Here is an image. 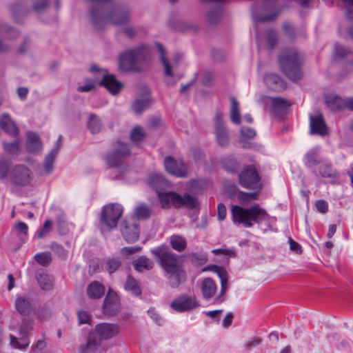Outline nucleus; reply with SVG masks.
<instances>
[{"label":"nucleus","instance_id":"obj_60","mask_svg":"<svg viewBox=\"0 0 353 353\" xmlns=\"http://www.w3.org/2000/svg\"><path fill=\"white\" fill-rule=\"evenodd\" d=\"M288 241L290 250L295 252L296 254H301L302 252V248L299 243L294 241L292 238H289Z\"/></svg>","mask_w":353,"mask_h":353},{"label":"nucleus","instance_id":"obj_53","mask_svg":"<svg viewBox=\"0 0 353 353\" xmlns=\"http://www.w3.org/2000/svg\"><path fill=\"white\" fill-rule=\"evenodd\" d=\"M52 226V223L50 220H46L44 222L42 230L38 233V237L41 239L43 238L47 234H48Z\"/></svg>","mask_w":353,"mask_h":353},{"label":"nucleus","instance_id":"obj_46","mask_svg":"<svg viewBox=\"0 0 353 353\" xmlns=\"http://www.w3.org/2000/svg\"><path fill=\"white\" fill-rule=\"evenodd\" d=\"M223 167L229 172H233L238 168L236 160L232 157H226L223 161Z\"/></svg>","mask_w":353,"mask_h":353},{"label":"nucleus","instance_id":"obj_26","mask_svg":"<svg viewBox=\"0 0 353 353\" xmlns=\"http://www.w3.org/2000/svg\"><path fill=\"white\" fill-rule=\"evenodd\" d=\"M148 183L157 193L169 186L168 181L158 174H151L148 178Z\"/></svg>","mask_w":353,"mask_h":353},{"label":"nucleus","instance_id":"obj_56","mask_svg":"<svg viewBox=\"0 0 353 353\" xmlns=\"http://www.w3.org/2000/svg\"><path fill=\"white\" fill-rule=\"evenodd\" d=\"M142 250V248L140 246H133V247H124L121 250V252L123 254H132L134 253L139 252Z\"/></svg>","mask_w":353,"mask_h":353},{"label":"nucleus","instance_id":"obj_7","mask_svg":"<svg viewBox=\"0 0 353 353\" xmlns=\"http://www.w3.org/2000/svg\"><path fill=\"white\" fill-rule=\"evenodd\" d=\"M90 71L93 73H99L102 77L98 83L103 85L111 94H117L123 88V84L117 81L114 75L108 74L107 70L99 68L97 65L90 67Z\"/></svg>","mask_w":353,"mask_h":353},{"label":"nucleus","instance_id":"obj_58","mask_svg":"<svg viewBox=\"0 0 353 353\" xmlns=\"http://www.w3.org/2000/svg\"><path fill=\"white\" fill-rule=\"evenodd\" d=\"M241 133L243 137L248 139L254 138L256 136V132L250 128H242L241 129Z\"/></svg>","mask_w":353,"mask_h":353},{"label":"nucleus","instance_id":"obj_39","mask_svg":"<svg viewBox=\"0 0 353 353\" xmlns=\"http://www.w3.org/2000/svg\"><path fill=\"white\" fill-rule=\"evenodd\" d=\"M151 210L150 208L145 204H140L137 206L134 211V214L138 219H146L150 217Z\"/></svg>","mask_w":353,"mask_h":353},{"label":"nucleus","instance_id":"obj_5","mask_svg":"<svg viewBox=\"0 0 353 353\" xmlns=\"http://www.w3.org/2000/svg\"><path fill=\"white\" fill-rule=\"evenodd\" d=\"M123 214V207L119 203H110L105 205L101 211L100 228L102 232L116 228Z\"/></svg>","mask_w":353,"mask_h":353},{"label":"nucleus","instance_id":"obj_11","mask_svg":"<svg viewBox=\"0 0 353 353\" xmlns=\"http://www.w3.org/2000/svg\"><path fill=\"white\" fill-rule=\"evenodd\" d=\"M32 330V324L31 323L23 321L19 325V337L14 336L12 335L10 336V345L12 347L19 349V350H24L27 348V347L30 344V341L28 339V335L30 332Z\"/></svg>","mask_w":353,"mask_h":353},{"label":"nucleus","instance_id":"obj_40","mask_svg":"<svg viewBox=\"0 0 353 353\" xmlns=\"http://www.w3.org/2000/svg\"><path fill=\"white\" fill-rule=\"evenodd\" d=\"M181 206H185L189 209L196 208L199 206L197 199L190 194H185L181 196Z\"/></svg>","mask_w":353,"mask_h":353},{"label":"nucleus","instance_id":"obj_4","mask_svg":"<svg viewBox=\"0 0 353 353\" xmlns=\"http://www.w3.org/2000/svg\"><path fill=\"white\" fill-rule=\"evenodd\" d=\"M282 71L292 81H296L302 77L300 70L299 57L295 49L285 50L279 59Z\"/></svg>","mask_w":353,"mask_h":353},{"label":"nucleus","instance_id":"obj_3","mask_svg":"<svg viewBox=\"0 0 353 353\" xmlns=\"http://www.w3.org/2000/svg\"><path fill=\"white\" fill-rule=\"evenodd\" d=\"M92 23L95 29L101 30L109 23L120 26L126 23L130 19L128 11L115 8L107 16L101 8H93L90 11Z\"/></svg>","mask_w":353,"mask_h":353},{"label":"nucleus","instance_id":"obj_43","mask_svg":"<svg viewBox=\"0 0 353 353\" xmlns=\"http://www.w3.org/2000/svg\"><path fill=\"white\" fill-rule=\"evenodd\" d=\"M21 141H16L12 143H3V148L6 152L10 154H18L20 152Z\"/></svg>","mask_w":353,"mask_h":353},{"label":"nucleus","instance_id":"obj_37","mask_svg":"<svg viewBox=\"0 0 353 353\" xmlns=\"http://www.w3.org/2000/svg\"><path fill=\"white\" fill-rule=\"evenodd\" d=\"M270 99L272 102L270 112L272 113L284 110L290 105L288 101L283 98L276 97L270 98Z\"/></svg>","mask_w":353,"mask_h":353},{"label":"nucleus","instance_id":"obj_2","mask_svg":"<svg viewBox=\"0 0 353 353\" xmlns=\"http://www.w3.org/2000/svg\"><path fill=\"white\" fill-rule=\"evenodd\" d=\"M231 214L234 224L242 225L248 228H252L254 223H259L262 221L270 222L272 219L258 204L248 208L232 205Z\"/></svg>","mask_w":353,"mask_h":353},{"label":"nucleus","instance_id":"obj_32","mask_svg":"<svg viewBox=\"0 0 353 353\" xmlns=\"http://www.w3.org/2000/svg\"><path fill=\"white\" fill-rule=\"evenodd\" d=\"M327 107L333 111L345 108V100L336 95H330L326 98Z\"/></svg>","mask_w":353,"mask_h":353},{"label":"nucleus","instance_id":"obj_42","mask_svg":"<svg viewBox=\"0 0 353 353\" xmlns=\"http://www.w3.org/2000/svg\"><path fill=\"white\" fill-rule=\"evenodd\" d=\"M237 194L239 202L244 204H248L251 201L257 199V193L256 192H243L241 191H238Z\"/></svg>","mask_w":353,"mask_h":353},{"label":"nucleus","instance_id":"obj_22","mask_svg":"<svg viewBox=\"0 0 353 353\" xmlns=\"http://www.w3.org/2000/svg\"><path fill=\"white\" fill-rule=\"evenodd\" d=\"M215 272L221 281V290L219 296L215 299L216 301H222L221 296L226 292L228 288V276L225 270L221 267L215 266Z\"/></svg>","mask_w":353,"mask_h":353},{"label":"nucleus","instance_id":"obj_17","mask_svg":"<svg viewBox=\"0 0 353 353\" xmlns=\"http://www.w3.org/2000/svg\"><path fill=\"white\" fill-rule=\"evenodd\" d=\"M150 92L148 88L143 89L141 94L138 96L132 103V108L137 114H141L151 104Z\"/></svg>","mask_w":353,"mask_h":353},{"label":"nucleus","instance_id":"obj_52","mask_svg":"<svg viewBox=\"0 0 353 353\" xmlns=\"http://www.w3.org/2000/svg\"><path fill=\"white\" fill-rule=\"evenodd\" d=\"M10 168V163L4 160L0 161V179L7 177Z\"/></svg>","mask_w":353,"mask_h":353},{"label":"nucleus","instance_id":"obj_35","mask_svg":"<svg viewBox=\"0 0 353 353\" xmlns=\"http://www.w3.org/2000/svg\"><path fill=\"white\" fill-rule=\"evenodd\" d=\"M58 154V149L52 148L45 158L43 170L46 174H50L53 170V164L57 155Z\"/></svg>","mask_w":353,"mask_h":353},{"label":"nucleus","instance_id":"obj_34","mask_svg":"<svg viewBox=\"0 0 353 353\" xmlns=\"http://www.w3.org/2000/svg\"><path fill=\"white\" fill-rule=\"evenodd\" d=\"M124 289L135 296H139L141 294V288L138 281L130 275L128 276L126 279L124 284Z\"/></svg>","mask_w":353,"mask_h":353},{"label":"nucleus","instance_id":"obj_6","mask_svg":"<svg viewBox=\"0 0 353 353\" xmlns=\"http://www.w3.org/2000/svg\"><path fill=\"white\" fill-rule=\"evenodd\" d=\"M144 50L138 48L122 53L119 57V67L122 71L137 70V64L144 59Z\"/></svg>","mask_w":353,"mask_h":353},{"label":"nucleus","instance_id":"obj_18","mask_svg":"<svg viewBox=\"0 0 353 353\" xmlns=\"http://www.w3.org/2000/svg\"><path fill=\"white\" fill-rule=\"evenodd\" d=\"M310 127L312 134L324 136L327 134V128L323 115L319 112L310 117Z\"/></svg>","mask_w":353,"mask_h":353},{"label":"nucleus","instance_id":"obj_16","mask_svg":"<svg viewBox=\"0 0 353 353\" xmlns=\"http://www.w3.org/2000/svg\"><path fill=\"white\" fill-rule=\"evenodd\" d=\"M158 197L161 205L164 208H169L172 206L179 208L181 207V195L179 194L169 192H158Z\"/></svg>","mask_w":353,"mask_h":353},{"label":"nucleus","instance_id":"obj_28","mask_svg":"<svg viewBox=\"0 0 353 353\" xmlns=\"http://www.w3.org/2000/svg\"><path fill=\"white\" fill-rule=\"evenodd\" d=\"M201 289L203 298L208 299L214 295L216 292V285L212 279L205 278L201 283Z\"/></svg>","mask_w":353,"mask_h":353},{"label":"nucleus","instance_id":"obj_14","mask_svg":"<svg viewBox=\"0 0 353 353\" xmlns=\"http://www.w3.org/2000/svg\"><path fill=\"white\" fill-rule=\"evenodd\" d=\"M165 170L170 174L179 177L187 176V169L183 161H176L171 157H167L164 160Z\"/></svg>","mask_w":353,"mask_h":353},{"label":"nucleus","instance_id":"obj_29","mask_svg":"<svg viewBox=\"0 0 353 353\" xmlns=\"http://www.w3.org/2000/svg\"><path fill=\"white\" fill-rule=\"evenodd\" d=\"M132 265L135 270L139 272L148 271L153 268L154 263L152 260L145 256H140L133 261Z\"/></svg>","mask_w":353,"mask_h":353},{"label":"nucleus","instance_id":"obj_48","mask_svg":"<svg viewBox=\"0 0 353 353\" xmlns=\"http://www.w3.org/2000/svg\"><path fill=\"white\" fill-rule=\"evenodd\" d=\"M145 136L143 130L139 126L134 127L131 132V139L134 142L141 141Z\"/></svg>","mask_w":353,"mask_h":353},{"label":"nucleus","instance_id":"obj_30","mask_svg":"<svg viewBox=\"0 0 353 353\" xmlns=\"http://www.w3.org/2000/svg\"><path fill=\"white\" fill-rule=\"evenodd\" d=\"M158 48H159V51L161 52V57H160V60L163 65V68H164V74L166 77H172V78H174V74L173 72V70L177 67L178 65V62L176 61L174 64H170L168 61L167 60V59L165 58L164 54H165V52H164V50L162 47V46L161 45H158Z\"/></svg>","mask_w":353,"mask_h":353},{"label":"nucleus","instance_id":"obj_25","mask_svg":"<svg viewBox=\"0 0 353 353\" xmlns=\"http://www.w3.org/2000/svg\"><path fill=\"white\" fill-rule=\"evenodd\" d=\"M87 294L90 299H99L105 294V287L98 281H92L86 289Z\"/></svg>","mask_w":353,"mask_h":353},{"label":"nucleus","instance_id":"obj_49","mask_svg":"<svg viewBox=\"0 0 353 353\" xmlns=\"http://www.w3.org/2000/svg\"><path fill=\"white\" fill-rule=\"evenodd\" d=\"M306 163L310 165H314L320 163V158L317 153L314 151H310L305 155Z\"/></svg>","mask_w":353,"mask_h":353},{"label":"nucleus","instance_id":"obj_19","mask_svg":"<svg viewBox=\"0 0 353 353\" xmlns=\"http://www.w3.org/2000/svg\"><path fill=\"white\" fill-rule=\"evenodd\" d=\"M95 331L101 339L108 340L117 335L119 328L115 324L103 323L96 325Z\"/></svg>","mask_w":353,"mask_h":353},{"label":"nucleus","instance_id":"obj_36","mask_svg":"<svg viewBox=\"0 0 353 353\" xmlns=\"http://www.w3.org/2000/svg\"><path fill=\"white\" fill-rule=\"evenodd\" d=\"M170 243L173 250L179 252L184 251L187 247L185 239L179 235L171 236Z\"/></svg>","mask_w":353,"mask_h":353},{"label":"nucleus","instance_id":"obj_21","mask_svg":"<svg viewBox=\"0 0 353 353\" xmlns=\"http://www.w3.org/2000/svg\"><path fill=\"white\" fill-rule=\"evenodd\" d=\"M119 308V301L117 295L114 293L108 292L105 300L103 309L105 313L113 314Z\"/></svg>","mask_w":353,"mask_h":353},{"label":"nucleus","instance_id":"obj_23","mask_svg":"<svg viewBox=\"0 0 353 353\" xmlns=\"http://www.w3.org/2000/svg\"><path fill=\"white\" fill-rule=\"evenodd\" d=\"M0 124L2 129L8 134L17 136L19 133V129L16 123L11 119L10 117L7 114L1 115Z\"/></svg>","mask_w":353,"mask_h":353},{"label":"nucleus","instance_id":"obj_12","mask_svg":"<svg viewBox=\"0 0 353 353\" xmlns=\"http://www.w3.org/2000/svg\"><path fill=\"white\" fill-rule=\"evenodd\" d=\"M130 153V150L128 145L118 141L114 143V148L107 154L106 163L112 167H115Z\"/></svg>","mask_w":353,"mask_h":353},{"label":"nucleus","instance_id":"obj_20","mask_svg":"<svg viewBox=\"0 0 353 353\" xmlns=\"http://www.w3.org/2000/svg\"><path fill=\"white\" fill-rule=\"evenodd\" d=\"M264 81L266 85L272 90L282 91L286 88L285 81L279 76L273 73L266 74Z\"/></svg>","mask_w":353,"mask_h":353},{"label":"nucleus","instance_id":"obj_38","mask_svg":"<svg viewBox=\"0 0 353 353\" xmlns=\"http://www.w3.org/2000/svg\"><path fill=\"white\" fill-rule=\"evenodd\" d=\"M37 282L43 290H49L52 288L53 279L46 274H40L37 276Z\"/></svg>","mask_w":353,"mask_h":353},{"label":"nucleus","instance_id":"obj_61","mask_svg":"<svg viewBox=\"0 0 353 353\" xmlns=\"http://www.w3.org/2000/svg\"><path fill=\"white\" fill-rule=\"evenodd\" d=\"M78 318L79 324H85L89 323V315L87 312L84 310H81L78 312Z\"/></svg>","mask_w":353,"mask_h":353},{"label":"nucleus","instance_id":"obj_13","mask_svg":"<svg viewBox=\"0 0 353 353\" xmlns=\"http://www.w3.org/2000/svg\"><path fill=\"white\" fill-rule=\"evenodd\" d=\"M215 123V135L216 139L219 144L223 148H226L230 143V137L227 129L225 127L223 121V115L221 112H217L214 117Z\"/></svg>","mask_w":353,"mask_h":353},{"label":"nucleus","instance_id":"obj_51","mask_svg":"<svg viewBox=\"0 0 353 353\" xmlns=\"http://www.w3.org/2000/svg\"><path fill=\"white\" fill-rule=\"evenodd\" d=\"M13 230L19 235H21V234L27 235L28 227L26 223H25L24 222L20 221L14 225Z\"/></svg>","mask_w":353,"mask_h":353},{"label":"nucleus","instance_id":"obj_63","mask_svg":"<svg viewBox=\"0 0 353 353\" xmlns=\"http://www.w3.org/2000/svg\"><path fill=\"white\" fill-rule=\"evenodd\" d=\"M261 339L258 338L253 339L245 343V347L248 350H250L253 347H256L261 343Z\"/></svg>","mask_w":353,"mask_h":353},{"label":"nucleus","instance_id":"obj_47","mask_svg":"<svg viewBox=\"0 0 353 353\" xmlns=\"http://www.w3.org/2000/svg\"><path fill=\"white\" fill-rule=\"evenodd\" d=\"M189 257L191 259V261L196 265H202L207 262L208 257L206 254H199L196 252H192L189 254Z\"/></svg>","mask_w":353,"mask_h":353},{"label":"nucleus","instance_id":"obj_31","mask_svg":"<svg viewBox=\"0 0 353 353\" xmlns=\"http://www.w3.org/2000/svg\"><path fill=\"white\" fill-rule=\"evenodd\" d=\"M231 106L230 109V118L231 121L236 125L241 123V114L239 111V103L234 97L230 98Z\"/></svg>","mask_w":353,"mask_h":353},{"label":"nucleus","instance_id":"obj_54","mask_svg":"<svg viewBox=\"0 0 353 353\" xmlns=\"http://www.w3.org/2000/svg\"><path fill=\"white\" fill-rule=\"evenodd\" d=\"M48 6L46 0H38L33 6V9L36 12H41L45 10Z\"/></svg>","mask_w":353,"mask_h":353},{"label":"nucleus","instance_id":"obj_27","mask_svg":"<svg viewBox=\"0 0 353 353\" xmlns=\"http://www.w3.org/2000/svg\"><path fill=\"white\" fill-rule=\"evenodd\" d=\"M80 351L81 353H102L105 350L96 339L90 337L81 347Z\"/></svg>","mask_w":353,"mask_h":353},{"label":"nucleus","instance_id":"obj_41","mask_svg":"<svg viewBox=\"0 0 353 353\" xmlns=\"http://www.w3.org/2000/svg\"><path fill=\"white\" fill-rule=\"evenodd\" d=\"M88 126L92 134H96L100 132L101 123L100 119L95 115H91L88 123Z\"/></svg>","mask_w":353,"mask_h":353},{"label":"nucleus","instance_id":"obj_44","mask_svg":"<svg viewBox=\"0 0 353 353\" xmlns=\"http://www.w3.org/2000/svg\"><path fill=\"white\" fill-rule=\"evenodd\" d=\"M34 259L38 263L43 266L48 265L52 260L51 254L48 252L37 254Z\"/></svg>","mask_w":353,"mask_h":353},{"label":"nucleus","instance_id":"obj_64","mask_svg":"<svg viewBox=\"0 0 353 353\" xmlns=\"http://www.w3.org/2000/svg\"><path fill=\"white\" fill-rule=\"evenodd\" d=\"M148 314L152 319V320L157 324L160 325L162 322L161 316L155 312L154 310H149L148 311Z\"/></svg>","mask_w":353,"mask_h":353},{"label":"nucleus","instance_id":"obj_33","mask_svg":"<svg viewBox=\"0 0 353 353\" xmlns=\"http://www.w3.org/2000/svg\"><path fill=\"white\" fill-rule=\"evenodd\" d=\"M16 310L22 315H28L32 311L30 301L23 296H19L15 300Z\"/></svg>","mask_w":353,"mask_h":353},{"label":"nucleus","instance_id":"obj_8","mask_svg":"<svg viewBox=\"0 0 353 353\" xmlns=\"http://www.w3.org/2000/svg\"><path fill=\"white\" fill-rule=\"evenodd\" d=\"M9 178L13 185L24 187L30 183L32 179V173L28 167L23 165H17L10 172Z\"/></svg>","mask_w":353,"mask_h":353},{"label":"nucleus","instance_id":"obj_50","mask_svg":"<svg viewBox=\"0 0 353 353\" xmlns=\"http://www.w3.org/2000/svg\"><path fill=\"white\" fill-rule=\"evenodd\" d=\"M350 52V50L349 49L345 48L341 46H336L334 50V58L335 59H342L346 57Z\"/></svg>","mask_w":353,"mask_h":353},{"label":"nucleus","instance_id":"obj_24","mask_svg":"<svg viewBox=\"0 0 353 353\" xmlns=\"http://www.w3.org/2000/svg\"><path fill=\"white\" fill-rule=\"evenodd\" d=\"M27 150L31 153H39L42 150V143L39 137L34 133L29 132L26 142Z\"/></svg>","mask_w":353,"mask_h":353},{"label":"nucleus","instance_id":"obj_62","mask_svg":"<svg viewBox=\"0 0 353 353\" xmlns=\"http://www.w3.org/2000/svg\"><path fill=\"white\" fill-rule=\"evenodd\" d=\"M316 208L319 212L325 213L328 210L327 203L323 200L317 201Z\"/></svg>","mask_w":353,"mask_h":353},{"label":"nucleus","instance_id":"obj_45","mask_svg":"<svg viewBox=\"0 0 353 353\" xmlns=\"http://www.w3.org/2000/svg\"><path fill=\"white\" fill-rule=\"evenodd\" d=\"M121 264V261L119 259H109L106 262L105 269L110 274H112L119 269Z\"/></svg>","mask_w":353,"mask_h":353},{"label":"nucleus","instance_id":"obj_57","mask_svg":"<svg viewBox=\"0 0 353 353\" xmlns=\"http://www.w3.org/2000/svg\"><path fill=\"white\" fill-rule=\"evenodd\" d=\"M319 173L323 177H330L332 175V168L328 165H323L319 168Z\"/></svg>","mask_w":353,"mask_h":353},{"label":"nucleus","instance_id":"obj_9","mask_svg":"<svg viewBox=\"0 0 353 353\" xmlns=\"http://www.w3.org/2000/svg\"><path fill=\"white\" fill-rule=\"evenodd\" d=\"M170 305L176 312H186L197 308L200 303L196 296L183 294L174 299Z\"/></svg>","mask_w":353,"mask_h":353},{"label":"nucleus","instance_id":"obj_55","mask_svg":"<svg viewBox=\"0 0 353 353\" xmlns=\"http://www.w3.org/2000/svg\"><path fill=\"white\" fill-rule=\"evenodd\" d=\"M50 248L60 256H65L66 255V250L60 244L52 243L50 245Z\"/></svg>","mask_w":353,"mask_h":353},{"label":"nucleus","instance_id":"obj_1","mask_svg":"<svg viewBox=\"0 0 353 353\" xmlns=\"http://www.w3.org/2000/svg\"><path fill=\"white\" fill-rule=\"evenodd\" d=\"M157 262L166 272V276L172 288L178 287L185 280V275L182 264L177 255L172 253L165 245L159 246L151 250Z\"/></svg>","mask_w":353,"mask_h":353},{"label":"nucleus","instance_id":"obj_10","mask_svg":"<svg viewBox=\"0 0 353 353\" xmlns=\"http://www.w3.org/2000/svg\"><path fill=\"white\" fill-rule=\"evenodd\" d=\"M239 183L241 186L248 189H261V183L256 169L248 166L243 170L239 176Z\"/></svg>","mask_w":353,"mask_h":353},{"label":"nucleus","instance_id":"obj_59","mask_svg":"<svg viewBox=\"0 0 353 353\" xmlns=\"http://www.w3.org/2000/svg\"><path fill=\"white\" fill-rule=\"evenodd\" d=\"M217 216L220 221H223L226 217V208L222 203H219L217 207Z\"/></svg>","mask_w":353,"mask_h":353},{"label":"nucleus","instance_id":"obj_15","mask_svg":"<svg viewBox=\"0 0 353 353\" xmlns=\"http://www.w3.org/2000/svg\"><path fill=\"white\" fill-rule=\"evenodd\" d=\"M121 231L128 243H134L138 240L139 230L138 224L133 221H124L121 225Z\"/></svg>","mask_w":353,"mask_h":353}]
</instances>
